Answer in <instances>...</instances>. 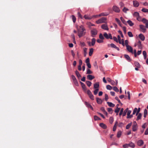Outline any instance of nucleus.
<instances>
[{
  "label": "nucleus",
  "mask_w": 148,
  "mask_h": 148,
  "mask_svg": "<svg viewBox=\"0 0 148 148\" xmlns=\"http://www.w3.org/2000/svg\"><path fill=\"white\" fill-rule=\"evenodd\" d=\"M78 32V35L80 38L84 35V31L85 30L84 27L82 26H80L79 27H77Z\"/></svg>",
  "instance_id": "nucleus-1"
},
{
  "label": "nucleus",
  "mask_w": 148,
  "mask_h": 148,
  "mask_svg": "<svg viewBox=\"0 0 148 148\" xmlns=\"http://www.w3.org/2000/svg\"><path fill=\"white\" fill-rule=\"evenodd\" d=\"M133 16L136 18L137 20L139 21H141V17L140 16L139 13L137 12H135L133 14Z\"/></svg>",
  "instance_id": "nucleus-2"
},
{
  "label": "nucleus",
  "mask_w": 148,
  "mask_h": 148,
  "mask_svg": "<svg viewBox=\"0 0 148 148\" xmlns=\"http://www.w3.org/2000/svg\"><path fill=\"white\" fill-rule=\"evenodd\" d=\"M106 18L105 17H103L98 20L96 21L97 24H100L102 23H105L106 21Z\"/></svg>",
  "instance_id": "nucleus-3"
},
{
  "label": "nucleus",
  "mask_w": 148,
  "mask_h": 148,
  "mask_svg": "<svg viewBox=\"0 0 148 148\" xmlns=\"http://www.w3.org/2000/svg\"><path fill=\"white\" fill-rule=\"evenodd\" d=\"M103 36L104 37L107 39H112V36L111 34H108L106 33H104L103 34Z\"/></svg>",
  "instance_id": "nucleus-4"
},
{
  "label": "nucleus",
  "mask_w": 148,
  "mask_h": 148,
  "mask_svg": "<svg viewBox=\"0 0 148 148\" xmlns=\"http://www.w3.org/2000/svg\"><path fill=\"white\" fill-rule=\"evenodd\" d=\"M137 129V125L136 121L133 122V124L132 125V130L133 131H136Z\"/></svg>",
  "instance_id": "nucleus-5"
},
{
  "label": "nucleus",
  "mask_w": 148,
  "mask_h": 148,
  "mask_svg": "<svg viewBox=\"0 0 148 148\" xmlns=\"http://www.w3.org/2000/svg\"><path fill=\"white\" fill-rule=\"evenodd\" d=\"M136 143L138 146H141L144 144V141L142 140H139L137 141Z\"/></svg>",
  "instance_id": "nucleus-6"
},
{
  "label": "nucleus",
  "mask_w": 148,
  "mask_h": 148,
  "mask_svg": "<svg viewBox=\"0 0 148 148\" xmlns=\"http://www.w3.org/2000/svg\"><path fill=\"white\" fill-rule=\"evenodd\" d=\"M97 30L95 29H93L91 31V34L92 37H94L97 34Z\"/></svg>",
  "instance_id": "nucleus-7"
},
{
  "label": "nucleus",
  "mask_w": 148,
  "mask_h": 148,
  "mask_svg": "<svg viewBox=\"0 0 148 148\" xmlns=\"http://www.w3.org/2000/svg\"><path fill=\"white\" fill-rule=\"evenodd\" d=\"M113 10L114 11L116 12H119L120 10L119 8L116 6H114L113 7Z\"/></svg>",
  "instance_id": "nucleus-8"
},
{
  "label": "nucleus",
  "mask_w": 148,
  "mask_h": 148,
  "mask_svg": "<svg viewBox=\"0 0 148 148\" xmlns=\"http://www.w3.org/2000/svg\"><path fill=\"white\" fill-rule=\"evenodd\" d=\"M108 47H110V46L111 47L115 48L118 51L119 50V48L116 47V46L113 43H111L110 44H108Z\"/></svg>",
  "instance_id": "nucleus-9"
},
{
  "label": "nucleus",
  "mask_w": 148,
  "mask_h": 148,
  "mask_svg": "<svg viewBox=\"0 0 148 148\" xmlns=\"http://www.w3.org/2000/svg\"><path fill=\"white\" fill-rule=\"evenodd\" d=\"M101 28L102 29L106 30H108L109 29L108 26L106 24L102 25L101 26Z\"/></svg>",
  "instance_id": "nucleus-10"
},
{
  "label": "nucleus",
  "mask_w": 148,
  "mask_h": 148,
  "mask_svg": "<svg viewBox=\"0 0 148 148\" xmlns=\"http://www.w3.org/2000/svg\"><path fill=\"white\" fill-rule=\"evenodd\" d=\"M140 27L141 29V31L143 32H145L146 30V29L145 27L143 25H140Z\"/></svg>",
  "instance_id": "nucleus-11"
},
{
  "label": "nucleus",
  "mask_w": 148,
  "mask_h": 148,
  "mask_svg": "<svg viewBox=\"0 0 148 148\" xmlns=\"http://www.w3.org/2000/svg\"><path fill=\"white\" fill-rule=\"evenodd\" d=\"M133 5L134 7H138L139 5V3L137 1H133Z\"/></svg>",
  "instance_id": "nucleus-12"
},
{
  "label": "nucleus",
  "mask_w": 148,
  "mask_h": 148,
  "mask_svg": "<svg viewBox=\"0 0 148 148\" xmlns=\"http://www.w3.org/2000/svg\"><path fill=\"white\" fill-rule=\"evenodd\" d=\"M131 111L130 110H128L127 115V118H131L133 117L132 115H130V114H131Z\"/></svg>",
  "instance_id": "nucleus-13"
},
{
  "label": "nucleus",
  "mask_w": 148,
  "mask_h": 148,
  "mask_svg": "<svg viewBox=\"0 0 148 148\" xmlns=\"http://www.w3.org/2000/svg\"><path fill=\"white\" fill-rule=\"evenodd\" d=\"M127 50L130 52L133 53V51L132 47L130 46L126 47Z\"/></svg>",
  "instance_id": "nucleus-14"
},
{
  "label": "nucleus",
  "mask_w": 148,
  "mask_h": 148,
  "mask_svg": "<svg viewBox=\"0 0 148 148\" xmlns=\"http://www.w3.org/2000/svg\"><path fill=\"white\" fill-rule=\"evenodd\" d=\"M87 78L90 80H92L95 78V77L94 76L91 75H87Z\"/></svg>",
  "instance_id": "nucleus-15"
},
{
  "label": "nucleus",
  "mask_w": 148,
  "mask_h": 148,
  "mask_svg": "<svg viewBox=\"0 0 148 148\" xmlns=\"http://www.w3.org/2000/svg\"><path fill=\"white\" fill-rule=\"evenodd\" d=\"M137 45L138 46L139 49H142V45L141 43V42L140 41L138 42Z\"/></svg>",
  "instance_id": "nucleus-16"
},
{
  "label": "nucleus",
  "mask_w": 148,
  "mask_h": 148,
  "mask_svg": "<svg viewBox=\"0 0 148 148\" xmlns=\"http://www.w3.org/2000/svg\"><path fill=\"white\" fill-rule=\"evenodd\" d=\"M137 116L136 119L137 121H138L141 119V117L142 115V114L141 113H139L137 114Z\"/></svg>",
  "instance_id": "nucleus-17"
},
{
  "label": "nucleus",
  "mask_w": 148,
  "mask_h": 148,
  "mask_svg": "<svg viewBox=\"0 0 148 148\" xmlns=\"http://www.w3.org/2000/svg\"><path fill=\"white\" fill-rule=\"evenodd\" d=\"M99 82H97L94 84V87L95 88L97 89L99 87Z\"/></svg>",
  "instance_id": "nucleus-18"
},
{
  "label": "nucleus",
  "mask_w": 148,
  "mask_h": 148,
  "mask_svg": "<svg viewBox=\"0 0 148 148\" xmlns=\"http://www.w3.org/2000/svg\"><path fill=\"white\" fill-rule=\"evenodd\" d=\"M139 37L143 41L145 40V37L143 34H140L139 35Z\"/></svg>",
  "instance_id": "nucleus-19"
},
{
  "label": "nucleus",
  "mask_w": 148,
  "mask_h": 148,
  "mask_svg": "<svg viewBox=\"0 0 148 148\" xmlns=\"http://www.w3.org/2000/svg\"><path fill=\"white\" fill-rule=\"evenodd\" d=\"M85 105H86V106L87 107H88V108H90L92 110H93V108L90 104L89 103L86 102H85Z\"/></svg>",
  "instance_id": "nucleus-20"
},
{
  "label": "nucleus",
  "mask_w": 148,
  "mask_h": 148,
  "mask_svg": "<svg viewBox=\"0 0 148 148\" xmlns=\"http://www.w3.org/2000/svg\"><path fill=\"white\" fill-rule=\"evenodd\" d=\"M84 17L86 19L90 20L92 18L90 16H89L87 15H85L84 16Z\"/></svg>",
  "instance_id": "nucleus-21"
},
{
  "label": "nucleus",
  "mask_w": 148,
  "mask_h": 148,
  "mask_svg": "<svg viewBox=\"0 0 148 148\" xmlns=\"http://www.w3.org/2000/svg\"><path fill=\"white\" fill-rule=\"evenodd\" d=\"M96 100L97 103L99 104H101L102 102V100L98 98H96Z\"/></svg>",
  "instance_id": "nucleus-22"
},
{
  "label": "nucleus",
  "mask_w": 148,
  "mask_h": 148,
  "mask_svg": "<svg viewBox=\"0 0 148 148\" xmlns=\"http://www.w3.org/2000/svg\"><path fill=\"white\" fill-rule=\"evenodd\" d=\"M107 103L108 105L110 107H113L115 106V105L111 102H108Z\"/></svg>",
  "instance_id": "nucleus-23"
},
{
  "label": "nucleus",
  "mask_w": 148,
  "mask_h": 148,
  "mask_svg": "<svg viewBox=\"0 0 148 148\" xmlns=\"http://www.w3.org/2000/svg\"><path fill=\"white\" fill-rule=\"evenodd\" d=\"M75 73L78 78L79 79L81 77V76L79 73V72L77 71H75Z\"/></svg>",
  "instance_id": "nucleus-24"
},
{
  "label": "nucleus",
  "mask_w": 148,
  "mask_h": 148,
  "mask_svg": "<svg viewBox=\"0 0 148 148\" xmlns=\"http://www.w3.org/2000/svg\"><path fill=\"white\" fill-rule=\"evenodd\" d=\"M93 52V49L92 48L90 49V51L89 52V56H91L92 55Z\"/></svg>",
  "instance_id": "nucleus-25"
},
{
  "label": "nucleus",
  "mask_w": 148,
  "mask_h": 148,
  "mask_svg": "<svg viewBox=\"0 0 148 148\" xmlns=\"http://www.w3.org/2000/svg\"><path fill=\"white\" fill-rule=\"evenodd\" d=\"M100 127L103 129H106L107 127L105 125V124H103V123H101L100 124Z\"/></svg>",
  "instance_id": "nucleus-26"
},
{
  "label": "nucleus",
  "mask_w": 148,
  "mask_h": 148,
  "mask_svg": "<svg viewBox=\"0 0 148 148\" xmlns=\"http://www.w3.org/2000/svg\"><path fill=\"white\" fill-rule=\"evenodd\" d=\"M108 14L107 13H102L99 15V16H106Z\"/></svg>",
  "instance_id": "nucleus-27"
},
{
  "label": "nucleus",
  "mask_w": 148,
  "mask_h": 148,
  "mask_svg": "<svg viewBox=\"0 0 148 148\" xmlns=\"http://www.w3.org/2000/svg\"><path fill=\"white\" fill-rule=\"evenodd\" d=\"M129 146L132 147L134 148L135 146V145L134 143H132V142H130L129 144Z\"/></svg>",
  "instance_id": "nucleus-28"
},
{
  "label": "nucleus",
  "mask_w": 148,
  "mask_h": 148,
  "mask_svg": "<svg viewBox=\"0 0 148 148\" xmlns=\"http://www.w3.org/2000/svg\"><path fill=\"white\" fill-rule=\"evenodd\" d=\"M134 64L136 66V67H137L138 68H140V65L139 63L138 62H134Z\"/></svg>",
  "instance_id": "nucleus-29"
},
{
  "label": "nucleus",
  "mask_w": 148,
  "mask_h": 148,
  "mask_svg": "<svg viewBox=\"0 0 148 148\" xmlns=\"http://www.w3.org/2000/svg\"><path fill=\"white\" fill-rule=\"evenodd\" d=\"M96 40L95 38H93L92 39L91 45L92 46H94L95 44Z\"/></svg>",
  "instance_id": "nucleus-30"
},
{
  "label": "nucleus",
  "mask_w": 148,
  "mask_h": 148,
  "mask_svg": "<svg viewBox=\"0 0 148 148\" xmlns=\"http://www.w3.org/2000/svg\"><path fill=\"white\" fill-rule=\"evenodd\" d=\"M127 23L130 26H132L134 24L130 20L127 21Z\"/></svg>",
  "instance_id": "nucleus-31"
},
{
  "label": "nucleus",
  "mask_w": 148,
  "mask_h": 148,
  "mask_svg": "<svg viewBox=\"0 0 148 148\" xmlns=\"http://www.w3.org/2000/svg\"><path fill=\"white\" fill-rule=\"evenodd\" d=\"M115 20L118 23L119 25L121 27H122V25L120 23V21L117 18H115Z\"/></svg>",
  "instance_id": "nucleus-32"
},
{
  "label": "nucleus",
  "mask_w": 148,
  "mask_h": 148,
  "mask_svg": "<svg viewBox=\"0 0 148 148\" xmlns=\"http://www.w3.org/2000/svg\"><path fill=\"white\" fill-rule=\"evenodd\" d=\"M132 125V123H129L128 125H127L126 127V129H129L130 127H131V126Z\"/></svg>",
  "instance_id": "nucleus-33"
},
{
  "label": "nucleus",
  "mask_w": 148,
  "mask_h": 148,
  "mask_svg": "<svg viewBox=\"0 0 148 148\" xmlns=\"http://www.w3.org/2000/svg\"><path fill=\"white\" fill-rule=\"evenodd\" d=\"M147 111L146 109H145L144 111V118H145L147 116Z\"/></svg>",
  "instance_id": "nucleus-34"
},
{
  "label": "nucleus",
  "mask_w": 148,
  "mask_h": 148,
  "mask_svg": "<svg viewBox=\"0 0 148 148\" xmlns=\"http://www.w3.org/2000/svg\"><path fill=\"white\" fill-rule=\"evenodd\" d=\"M86 83L87 85L89 87L92 84V83L89 81H86Z\"/></svg>",
  "instance_id": "nucleus-35"
},
{
  "label": "nucleus",
  "mask_w": 148,
  "mask_h": 148,
  "mask_svg": "<svg viewBox=\"0 0 148 148\" xmlns=\"http://www.w3.org/2000/svg\"><path fill=\"white\" fill-rule=\"evenodd\" d=\"M143 23L145 24L146 23L148 22V21L145 18H143L142 19L141 18V21Z\"/></svg>",
  "instance_id": "nucleus-36"
},
{
  "label": "nucleus",
  "mask_w": 148,
  "mask_h": 148,
  "mask_svg": "<svg viewBox=\"0 0 148 148\" xmlns=\"http://www.w3.org/2000/svg\"><path fill=\"white\" fill-rule=\"evenodd\" d=\"M109 121L110 123H112L114 121V119L113 117H110L109 118Z\"/></svg>",
  "instance_id": "nucleus-37"
},
{
  "label": "nucleus",
  "mask_w": 148,
  "mask_h": 148,
  "mask_svg": "<svg viewBox=\"0 0 148 148\" xmlns=\"http://www.w3.org/2000/svg\"><path fill=\"white\" fill-rule=\"evenodd\" d=\"M143 55L144 56V58L145 59H146L147 57V53L145 51H143Z\"/></svg>",
  "instance_id": "nucleus-38"
},
{
  "label": "nucleus",
  "mask_w": 148,
  "mask_h": 148,
  "mask_svg": "<svg viewBox=\"0 0 148 148\" xmlns=\"http://www.w3.org/2000/svg\"><path fill=\"white\" fill-rule=\"evenodd\" d=\"M120 108H117L115 110V112L117 113V115L118 114V113L120 110Z\"/></svg>",
  "instance_id": "nucleus-39"
},
{
  "label": "nucleus",
  "mask_w": 148,
  "mask_h": 148,
  "mask_svg": "<svg viewBox=\"0 0 148 148\" xmlns=\"http://www.w3.org/2000/svg\"><path fill=\"white\" fill-rule=\"evenodd\" d=\"M106 87L107 89L110 90H111L112 88V87L110 85H107Z\"/></svg>",
  "instance_id": "nucleus-40"
},
{
  "label": "nucleus",
  "mask_w": 148,
  "mask_h": 148,
  "mask_svg": "<svg viewBox=\"0 0 148 148\" xmlns=\"http://www.w3.org/2000/svg\"><path fill=\"white\" fill-rule=\"evenodd\" d=\"M113 90L116 92H118L119 91V89L116 86H114L113 87Z\"/></svg>",
  "instance_id": "nucleus-41"
},
{
  "label": "nucleus",
  "mask_w": 148,
  "mask_h": 148,
  "mask_svg": "<svg viewBox=\"0 0 148 148\" xmlns=\"http://www.w3.org/2000/svg\"><path fill=\"white\" fill-rule=\"evenodd\" d=\"M92 73V72L89 69H87L86 74H90Z\"/></svg>",
  "instance_id": "nucleus-42"
},
{
  "label": "nucleus",
  "mask_w": 148,
  "mask_h": 148,
  "mask_svg": "<svg viewBox=\"0 0 148 148\" xmlns=\"http://www.w3.org/2000/svg\"><path fill=\"white\" fill-rule=\"evenodd\" d=\"M137 108H135L134 109V110L132 114L134 115V114L136 113H137Z\"/></svg>",
  "instance_id": "nucleus-43"
},
{
  "label": "nucleus",
  "mask_w": 148,
  "mask_h": 148,
  "mask_svg": "<svg viewBox=\"0 0 148 148\" xmlns=\"http://www.w3.org/2000/svg\"><path fill=\"white\" fill-rule=\"evenodd\" d=\"M142 11L144 12H148V9L146 8H143L142 9Z\"/></svg>",
  "instance_id": "nucleus-44"
},
{
  "label": "nucleus",
  "mask_w": 148,
  "mask_h": 148,
  "mask_svg": "<svg viewBox=\"0 0 148 148\" xmlns=\"http://www.w3.org/2000/svg\"><path fill=\"white\" fill-rule=\"evenodd\" d=\"M129 9L125 7H124V8L123 10V11L125 13H126L127 11Z\"/></svg>",
  "instance_id": "nucleus-45"
},
{
  "label": "nucleus",
  "mask_w": 148,
  "mask_h": 148,
  "mask_svg": "<svg viewBox=\"0 0 148 148\" xmlns=\"http://www.w3.org/2000/svg\"><path fill=\"white\" fill-rule=\"evenodd\" d=\"M122 22H123V23L124 24H126V21H125L124 19H123V18L122 17H121L120 18Z\"/></svg>",
  "instance_id": "nucleus-46"
},
{
  "label": "nucleus",
  "mask_w": 148,
  "mask_h": 148,
  "mask_svg": "<svg viewBox=\"0 0 148 148\" xmlns=\"http://www.w3.org/2000/svg\"><path fill=\"white\" fill-rule=\"evenodd\" d=\"M73 82L74 84L77 86H78V84L77 82V81L76 79L75 80H73Z\"/></svg>",
  "instance_id": "nucleus-47"
},
{
  "label": "nucleus",
  "mask_w": 148,
  "mask_h": 148,
  "mask_svg": "<svg viewBox=\"0 0 148 148\" xmlns=\"http://www.w3.org/2000/svg\"><path fill=\"white\" fill-rule=\"evenodd\" d=\"M99 90V89L98 88L96 89H95L94 92V94L95 95H96L97 94Z\"/></svg>",
  "instance_id": "nucleus-48"
},
{
  "label": "nucleus",
  "mask_w": 148,
  "mask_h": 148,
  "mask_svg": "<svg viewBox=\"0 0 148 148\" xmlns=\"http://www.w3.org/2000/svg\"><path fill=\"white\" fill-rule=\"evenodd\" d=\"M121 132L120 131H119L118 132L117 134V137H118V138L120 137L121 136Z\"/></svg>",
  "instance_id": "nucleus-49"
},
{
  "label": "nucleus",
  "mask_w": 148,
  "mask_h": 148,
  "mask_svg": "<svg viewBox=\"0 0 148 148\" xmlns=\"http://www.w3.org/2000/svg\"><path fill=\"white\" fill-rule=\"evenodd\" d=\"M128 36L130 37H132L133 35L132 33L130 32H128Z\"/></svg>",
  "instance_id": "nucleus-50"
},
{
  "label": "nucleus",
  "mask_w": 148,
  "mask_h": 148,
  "mask_svg": "<svg viewBox=\"0 0 148 148\" xmlns=\"http://www.w3.org/2000/svg\"><path fill=\"white\" fill-rule=\"evenodd\" d=\"M94 119L95 120H98L100 119V118L96 116H95Z\"/></svg>",
  "instance_id": "nucleus-51"
},
{
  "label": "nucleus",
  "mask_w": 148,
  "mask_h": 148,
  "mask_svg": "<svg viewBox=\"0 0 148 148\" xmlns=\"http://www.w3.org/2000/svg\"><path fill=\"white\" fill-rule=\"evenodd\" d=\"M84 51L85 56H86L87 53V49L86 48H83Z\"/></svg>",
  "instance_id": "nucleus-52"
},
{
  "label": "nucleus",
  "mask_w": 148,
  "mask_h": 148,
  "mask_svg": "<svg viewBox=\"0 0 148 148\" xmlns=\"http://www.w3.org/2000/svg\"><path fill=\"white\" fill-rule=\"evenodd\" d=\"M99 38L101 40H103L104 39L103 36L101 34H99Z\"/></svg>",
  "instance_id": "nucleus-53"
},
{
  "label": "nucleus",
  "mask_w": 148,
  "mask_h": 148,
  "mask_svg": "<svg viewBox=\"0 0 148 148\" xmlns=\"http://www.w3.org/2000/svg\"><path fill=\"white\" fill-rule=\"evenodd\" d=\"M125 58L128 60H130V58L129 56L125 54L124 55Z\"/></svg>",
  "instance_id": "nucleus-54"
},
{
  "label": "nucleus",
  "mask_w": 148,
  "mask_h": 148,
  "mask_svg": "<svg viewBox=\"0 0 148 148\" xmlns=\"http://www.w3.org/2000/svg\"><path fill=\"white\" fill-rule=\"evenodd\" d=\"M72 17L73 21L74 23H75L76 21V18L74 15H72Z\"/></svg>",
  "instance_id": "nucleus-55"
},
{
  "label": "nucleus",
  "mask_w": 148,
  "mask_h": 148,
  "mask_svg": "<svg viewBox=\"0 0 148 148\" xmlns=\"http://www.w3.org/2000/svg\"><path fill=\"white\" fill-rule=\"evenodd\" d=\"M97 42L98 43H102L103 42V40H101V39H97Z\"/></svg>",
  "instance_id": "nucleus-56"
},
{
  "label": "nucleus",
  "mask_w": 148,
  "mask_h": 148,
  "mask_svg": "<svg viewBox=\"0 0 148 148\" xmlns=\"http://www.w3.org/2000/svg\"><path fill=\"white\" fill-rule=\"evenodd\" d=\"M82 86L84 90L86 91V87L85 84L83 85Z\"/></svg>",
  "instance_id": "nucleus-57"
},
{
  "label": "nucleus",
  "mask_w": 148,
  "mask_h": 148,
  "mask_svg": "<svg viewBox=\"0 0 148 148\" xmlns=\"http://www.w3.org/2000/svg\"><path fill=\"white\" fill-rule=\"evenodd\" d=\"M107 110L108 112L112 113V109L111 108H107Z\"/></svg>",
  "instance_id": "nucleus-58"
},
{
  "label": "nucleus",
  "mask_w": 148,
  "mask_h": 148,
  "mask_svg": "<svg viewBox=\"0 0 148 148\" xmlns=\"http://www.w3.org/2000/svg\"><path fill=\"white\" fill-rule=\"evenodd\" d=\"M110 83L111 85L113 86L116 85L115 82L113 81L112 80L111 82H110Z\"/></svg>",
  "instance_id": "nucleus-59"
},
{
  "label": "nucleus",
  "mask_w": 148,
  "mask_h": 148,
  "mask_svg": "<svg viewBox=\"0 0 148 148\" xmlns=\"http://www.w3.org/2000/svg\"><path fill=\"white\" fill-rule=\"evenodd\" d=\"M125 45L126 47L129 46L128 45V41L127 40H126L125 41Z\"/></svg>",
  "instance_id": "nucleus-60"
},
{
  "label": "nucleus",
  "mask_w": 148,
  "mask_h": 148,
  "mask_svg": "<svg viewBox=\"0 0 148 148\" xmlns=\"http://www.w3.org/2000/svg\"><path fill=\"white\" fill-rule=\"evenodd\" d=\"M87 93L88 95V96L90 95H91L92 94V93L89 90H88L87 91Z\"/></svg>",
  "instance_id": "nucleus-61"
},
{
  "label": "nucleus",
  "mask_w": 148,
  "mask_h": 148,
  "mask_svg": "<svg viewBox=\"0 0 148 148\" xmlns=\"http://www.w3.org/2000/svg\"><path fill=\"white\" fill-rule=\"evenodd\" d=\"M87 93L88 95V96L90 95H91L92 94V93L89 90H88L87 91Z\"/></svg>",
  "instance_id": "nucleus-62"
},
{
  "label": "nucleus",
  "mask_w": 148,
  "mask_h": 148,
  "mask_svg": "<svg viewBox=\"0 0 148 148\" xmlns=\"http://www.w3.org/2000/svg\"><path fill=\"white\" fill-rule=\"evenodd\" d=\"M77 15H78V16L79 18L81 19L83 18V17H82L81 14L79 12L78 13Z\"/></svg>",
  "instance_id": "nucleus-63"
},
{
  "label": "nucleus",
  "mask_w": 148,
  "mask_h": 148,
  "mask_svg": "<svg viewBox=\"0 0 148 148\" xmlns=\"http://www.w3.org/2000/svg\"><path fill=\"white\" fill-rule=\"evenodd\" d=\"M89 96V97L91 99H92V100H93L94 99V96L92 94H91V95H90Z\"/></svg>",
  "instance_id": "nucleus-64"
}]
</instances>
